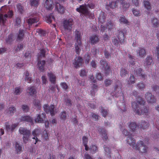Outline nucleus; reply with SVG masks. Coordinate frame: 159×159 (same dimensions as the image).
Masks as SVG:
<instances>
[{
  "mask_svg": "<svg viewBox=\"0 0 159 159\" xmlns=\"http://www.w3.org/2000/svg\"><path fill=\"white\" fill-rule=\"evenodd\" d=\"M96 78L98 80H102L103 79V75L100 72H98L96 74Z\"/></svg>",
  "mask_w": 159,
  "mask_h": 159,
  "instance_id": "obj_55",
  "label": "nucleus"
},
{
  "mask_svg": "<svg viewBox=\"0 0 159 159\" xmlns=\"http://www.w3.org/2000/svg\"><path fill=\"white\" fill-rule=\"evenodd\" d=\"M137 55L140 57L143 58L146 55L145 50L143 48H139L138 49L136 50Z\"/></svg>",
  "mask_w": 159,
  "mask_h": 159,
  "instance_id": "obj_16",
  "label": "nucleus"
},
{
  "mask_svg": "<svg viewBox=\"0 0 159 159\" xmlns=\"http://www.w3.org/2000/svg\"><path fill=\"white\" fill-rule=\"evenodd\" d=\"M112 83L111 80L106 79L104 81V83L106 86H108L111 85Z\"/></svg>",
  "mask_w": 159,
  "mask_h": 159,
  "instance_id": "obj_56",
  "label": "nucleus"
},
{
  "mask_svg": "<svg viewBox=\"0 0 159 159\" xmlns=\"http://www.w3.org/2000/svg\"><path fill=\"white\" fill-rule=\"evenodd\" d=\"M146 85L143 82H140L137 85V87L140 89L141 90H144L145 88Z\"/></svg>",
  "mask_w": 159,
  "mask_h": 159,
  "instance_id": "obj_52",
  "label": "nucleus"
},
{
  "mask_svg": "<svg viewBox=\"0 0 159 159\" xmlns=\"http://www.w3.org/2000/svg\"><path fill=\"white\" fill-rule=\"evenodd\" d=\"M117 4L116 2V1L110 2L109 4L106 5V8L107 9H109V8L112 9H115L117 7Z\"/></svg>",
  "mask_w": 159,
  "mask_h": 159,
  "instance_id": "obj_23",
  "label": "nucleus"
},
{
  "mask_svg": "<svg viewBox=\"0 0 159 159\" xmlns=\"http://www.w3.org/2000/svg\"><path fill=\"white\" fill-rule=\"evenodd\" d=\"M6 113L10 116H12L16 112V108L13 106L9 107L6 110Z\"/></svg>",
  "mask_w": 159,
  "mask_h": 159,
  "instance_id": "obj_22",
  "label": "nucleus"
},
{
  "mask_svg": "<svg viewBox=\"0 0 159 159\" xmlns=\"http://www.w3.org/2000/svg\"><path fill=\"white\" fill-rule=\"evenodd\" d=\"M21 107L23 111L25 112H28L29 109V106L26 105H22Z\"/></svg>",
  "mask_w": 159,
  "mask_h": 159,
  "instance_id": "obj_61",
  "label": "nucleus"
},
{
  "mask_svg": "<svg viewBox=\"0 0 159 159\" xmlns=\"http://www.w3.org/2000/svg\"><path fill=\"white\" fill-rule=\"evenodd\" d=\"M22 91V89L19 87H17L15 88L14 93L15 94L19 95Z\"/></svg>",
  "mask_w": 159,
  "mask_h": 159,
  "instance_id": "obj_49",
  "label": "nucleus"
},
{
  "mask_svg": "<svg viewBox=\"0 0 159 159\" xmlns=\"http://www.w3.org/2000/svg\"><path fill=\"white\" fill-rule=\"evenodd\" d=\"M15 148L16 151L17 153H19L21 150L22 147L17 142L15 143Z\"/></svg>",
  "mask_w": 159,
  "mask_h": 159,
  "instance_id": "obj_39",
  "label": "nucleus"
},
{
  "mask_svg": "<svg viewBox=\"0 0 159 159\" xmlns=\"http://www.w3.org/2000/svg\"><path fill=\"white\" fill-rule=\"evenodd\" d=\"M100 64L102 70L109 66L106 61L103 60H101L100 61Z\"/></svg>",
  "mask_w": 159,
  "mask_h": 159,
  "instance_id": "obj_31",
  "label": "nucleus"
},
{
  "mask_svg": "<svg viewBox=\"0 0 159 159\" xmlns=\"http://www.w3.org/2000/svg\"><path fill=\"white\" fill-rule=\"evenodd\" d=\"M137 125L135 123H131L129 125L130 129L133 132H134L138 128Z\"/></svg>",
  "mask_w": 159,
  "mask_h": 159,
  "instance_id": "obj_35",
  "label": "nucleus"
},
{
  "mask_svg": "<svg viewBox=\"0 0 159 159\" xmlns=\"http://www.w3.org/2000/svg\"><path fill=\"white\" fill-rule=\"evenodd\" d=\"M5 125L6 129L7 131H12L17 126V125L16 124H13L11 125V128H10V125H9L8 122H7L5 123Z\"/></svg>",
  "mask_w": 159,
  "mask_h": 159,
  "instance_id": "obj_21",
  "label": "nucleus"
},
{
  "mask_svg": "<svg viewBox=\"0 0 159 159\" xmlns=\"http://www.w3.org/2000/svg\"><path fill=\"white\" fill-rule=\"evenodd\" d=\"M21 120L31 123L32 124L33 121V118L29 116H22L21 118Z\"/></svg>",
  "mask_w": 159,
  "mask_h": 159,
  "instance_id": "obj_24",
  "label": "nucleus"
},
{
  "mask_svg": "<svg viewBox=\"0 0 159 159\" xmlns=\"http://www.w3.org/2000/svg\"><path fill=\"white\" fill-rule=\"evenodd\" d=\"M126 140L128 143L134 148L136 145L135 140L131 136H128L127 137Z\"/></svg>",
  "mask_w": 159,
  "mask_h": 159,
  "instance_id": "obj_13",
  "label": "nucleus"
},
{
  "mask_svg": "<svg viewBox=\"0 0 159 159\" xmlns=\"http://www.w3.org/2000/svg\"><path fill=\"white\" fill-rule=\"evenodd\" d=\"M14 40V35L12 34H10L6 39V42L9 43H11Z\"/></svg>",
  "mask_w": 159,
  "mask_h": 159,
  "instance_id": "obj_41",
  "label": "nucleus"
},
{
  "mask_svg": "<svg viewBox=\"0 0 159 159\" xmlns=\"http://www.w3.org/2000/svg\"><path fill=\"white\" fill-rule=\"evenodd\" d=\"M50 107V106H49L48 104H45L43 106V108L44 111L47 114L49 113Z\"/></svg>",
  "mask_w": 159,
  "mask_h": 159,
  "instance_id": "obj_60",
  "label": "nucleus"
},
{
  "mask_svg": "<svg viewBox=\"0 0 159 159\" xmlns=\"http://www.w3.org/2000/svg\"><path fill=\"white\" fill-rule=\"evenodd\" d=\"M74 24L72 18L66 19L63 20L62 25L65 30L70 31L72 29V26Z\"/></svg>",
  "mask_w": 159,
  "mask_h": 159,
  "instance_id": "obj_3",
  "label": "nucleus"
},
{
  "mask_svg": "<svg viewBox=\"0 0 159 159\" xmlns=\"http://www.w3.org/2000/svg\"><path fill=\"white\" fill-rule=\"evenodd\" d=\"M132 107L134 111H135L136 113L139 115H148L149 110L148 108L146 106H139L137 103L135 102H132Z\"/></svg>",
  "mask_w": 159,
  "mask_h": 159,
  "instance_id": "obj_1",
  "label": "nucleus"
},
{
  "mask_svg": "<svg viewBox=\"0 0 159 159\" xmlns=\"http://www.w3.org/2000/svg\"><path fill=\"white\" fill-rule=\"evenodd\" d=\"M39 19L36 15H31L29 19L27 20V23L29 25H32L33 23L37 22L39 21Z\"/></svg>",
  "mask_w": 159,
  "mask_h": 159,
  "instance_id": "obj_9",
  "label": "nucleus"
},
{
  "mask_svg": "<svg viewBox=\"0 0 159 159\" xmlns=\"http://www.w3.org/2000/svg\"><path fill=\"white\" fill-rule=\"evenodd\" d=\"M142 70L140 68L136 69L134 70V75L135 76H140L142 75Z\"/></svg>",
  "mask_w": 159,
  "mask_h": 159,
  "instance_id": "obj_36",
  "label": "nucleus"
},
{
  "mask_svg": "<svg viewBox=\"0 0 159 159\" xmlns=\"http://www.w3.org/2000/svg\"><path fill=\"white\" fill-rule=\"evenodd\" d=\"M34 106L37 108L39 110L41 106V102L39 99H35L33 102Z\"/></svg>",
  "mask_w": 159,
  "mask_h": 159,
  "instance_id": "obj_30",
  "label": "nucleus"
},
{
  "mask_svg": "<svg viewBox=\"0 0 159 159\" xmlns=\"http://www.w3.org/2000/svg\"><path fill=\"white\" fill-rule=\"evenodd\" d=\"M83 64V60L82 58L80 57H76L75 59L74 62H73V64L74 67L76 68H78Z\"/></svg>",
  "mask_w": 159,
  "mask_h": 159,
  "instance_id": "obj_10",
  "label": "nucleus"
},
{
  "mask_svg": "<svg viewBox=\"0 0 159 159\" xmlns=\"http://www.w3.org/2000/svg\"><path fill=\"white\" fill-rule=\"evenodd\" d=\"M153 91H154L157 94L159 95V86L157 85L153 84L152 86Z\"/></svg>",
  "mask_w": 159,
  "mask_h": 159,
  "instance_id": "obj_46",
  "label": "nucleus"
},
{
  "mask_svg": "<svg viewBox=\"0 0 159 159\" xmlns=\"http://www.w3.org/2000/svg\"><path fill=\"white\" fill-rule=\"evenodd\" d=\"M91 58V55L89 53H87L85 54L84 56V61L86 64H88L89 61Z\"/></svg>",
  "mask_w": 159,
  "mask_h": 159,
  "instance_id": "obj_44",
  "label": "nucleus"
},
{
  "mask_svg": "<svg viewBox=\"0 0 159 159\" xmlns=\"http://www.w3.org/2000/svg\"><path fill=\"white\" fill-rule=\"evenodd\" d=\"M140 127L143 129L147 128L149 126V123L146 121H142L140 125Z\"/></svg>",
  "mask_w": 159,
  "mask_h": 159,
  "instance_id": "obj_48",
  "label": "nucleus"
},
{
  "mask_svg": "<svg viewBox=\"0 0 159 159\" xmlns=\"http://www.w3.org/2000/svg\"><path fill=\"white\" fill-rule=\"evenodd\" d=\"M147 148L146 146L141 141L136 144L134 149L138 150L140 152L144 153L146 152Z\"/></svg>",
  "mask_w": 159,
  "mask_h": 159,
  "instance_id": "obj_6",
  "label": "nucleus"
},
{
  "mask_svg": "<svg viewBox=\"0 0 159 159\" xmlns=\"http://www.w3.org/2000/svg\"><path fill=\"white\" fill-rule=\"evenodd\" d=\"M25 31L24 30L20 29L18 33L17 34V40L21 41L24 39Z\"/></svg>",
  "mask_w": 159,
  "mask_h": 159,
  "instance_id": "obj_15",
  "label": "nucleus"
},
{
  "mask_svg": "<svg viewBox=\"0 0 159 159\" xmlns=\"http://www.w3.org/2000/svg\"><path fill=\"white\" fill-rule=\"evenodd\" d=\"M158 20L156 18L152 20V22L154 27H157L158 25Z\"/></svg>",
  "mask_w": 159,
  "mask_h": 159,
  "instance_id": "obj_59",
  "label": "nucleus"
},
{
  "mask_svg": "<svg viewBox=\"0 0 159 159\" xmlns=\"http://www.w3.org/2000/svg\"><path fill=\"white\" fill-rule=\"evenodd\" d=\"M135 83V80L134 76L131 75L129 77V80L127 81V84H134Z\"/></svg>",
  "mask_w": 159,
  "mask_h": 159,
  "instance_id": "obj_43",
  "label": "nucleus"
},
{
  "mask_svg": "<svg viewBox=\"0 0 159 159\" xmlns=\"http://www.w3.org/2000/svg\"><path fill=\"white\" fill-rule=\"evenodd\" d=\"M59 116L61 120H64L66 118L67 114L65 111H63L60 113Z\"/></svg>",
  "mask_w": 159,
  "mask_h": 159,
  "instance_id": "obj_47",
  "label": "nucleus"
},
{
  "mask_svg": "<svg viewBox=\"0 0 159 159\" xmlns=\"http://www.w3.org/2000/svg\"><path fill=\"white\" fill-rule=\"evenodd\" d=\"M24 46V45L21 43L18 44L17 46L15 47V50L17 52L23 49Z\"/></svg>",
  "mask_w": 159,
  "mask_h": 159,
  "instance_id": "obj_51",
  "label": "nucleus"
},
{
  "mask_svg": "<svg viewBox=\"0 0 159 159\" xmlns=\"http://www.w3.org/2000/svg\"><path fill=\"white\" fill-rule=\"evenodd\" d=\"M91 43L93 44H95L98 42L99 41L98 36L96 35H92L90 37Z\"/></svg>",
  "mask_w": 159,
  "mask_h": 159,
  "instance_id": "obj_25",
  "label": "nucleus"
},
{
  "mask_svg": "<svg viewBox=\"0 0 159 159\" xmlns=\"http://www.w3.org/2000/svg\"><path fill=\"white\" fill-rule=\"evenodd\" d=\"M53 1L52 0H46L44 4V7L47 10H51L53 8Z\"/></svg>",
  "mask_w": 159,
  "mask_h": 159,
  "instance_id": "obj_11",
  "label": "nucleus"
},
{
  "mask_svg": "<svg viewBox=\"0 0 159 159\" xmlns=\"http://www.w3.org/2000/svg\"><path fill=\"white\" fill-rule=\"evenodd\" d=\"M82 46V44L80 45L79 46L78 43H76L75 44V50L76 52L78 54H79V52L80 51H81V47Z\"/></svg>",
  "mask_w": 159,
  "mask_h": 159,
  "instance_id": "obj_54",
  "label": "nucleus"
},
{
  "mask_svg": "<svg viewBox=\"0 0 159 159\" xmlns=\"http://www.w3.org/2000/svg\"><path fill=\"white\" fill-rule=\"evenodd\" d=\"M98 131L99 133L101 134L103 136L102 138L104 141H107L108 140L107 132L104 129L99 128L98 129Z\"/></svg>",
  "mask_w": 159,
  "mask_h": 159,
  "instance_id": "obj_19",
  "label": "nucleus"
},
{
  "mask_svg": "<svg viewBox=\"0 0 159 159\" xmlns=\"http://www.w3.org/2000/svg\"><path fill=\"white\" fill-rule=\"evenodd\" d=\"M145 63L147 66L151 65L153 63L152 57L150 56H148L145 59Z\"/></svg>",
  "mask_w": 159,
  "mask_h": 159,
  "instance_id": "obj_29",
  "label": "nucleus"
},
{
  "mask_svg": "<svg viewBox=\"0 0 159 159\" xmlns=\"http://www.w3.org/2000/svg\"><path fill=\"white\" fill-rule=\"evenodd\" d=\"M119 82H118L116 84L114 88V92L116 97L119 96L121 94V90L119 85Z\"/></svg>",
  "mask_w": 159,
  "mask_h": 159,
  "instance_id": "obj_18",
  "label": "nucleus"
},
{
  "mask_svg": "<svg viewBox=\"0 0 159 159\" xmlns=\"http://www.w3.org/2000/svg\"><path fill=\"white\" fill-rule=\"evenodd\" d=\"M118 38V39L120 41L124 40V34L122 32H120Z\"/></svg>",
  "mask_w": 159,
  "mask_h": 159,
  "instance_id": "obj_64",
  "label": "nucleus"
},
{
  "mask_svg": "<svg viewBox=\"0 0 159 159\" xmlns=\"http://www.w3.org/2000/svg\"><path fill=\"white\" fill-rule=\"evenodd\" d=\"M92 89L91 90V93L92 95L93 96L94 95L95 92L97 90V86L95 84H93L92 86Z\"/></svg>",
  "mask_w": 159,
  "mask_h": 159,
  "instance_id": "obj_57",
  "label": "nucleus"
},
{
  "mask_svg": "<svg viewBox=\"0 0 159 159\" xmlns=\"http://www.w3.org/2000/svg\"><path fill=\"white\" fill-rule=\"evenodd\" d=\"M121 5L122 8L124 9H126L129 8L130 6V4L129 3H125V2Z\"/></svg>",
  "mask_w": 159,
  "mask_h": 159,
  "instance_id": "obj_63",
  "label": "nucleus"
},
{
  "mask_svg": "<svg viewBox=\"0 0 159 159\" xmlns=\"http://www.w3.org/2000/svg\"><path fill=\"white\" fill-rule=\"evenodd\" d=\"M75 38L76 40V43L79 46L81 44V33L78 31L76 30L75 31Z\"/></svg>",
  "mask_w": 159,
  "mask_h": 159,
  "instance_id": "obj_17",
  "label": "nucleus"
},
{
  "mask_svg": "<svg viewBox=\"0 0 159 159\" xmlns=\"http://www.w3.org/2000/svg\"><path fill=\"white\" fill-rule=\"evenodd\" d=\"M56 109L55 106L53 105H51L50 106L49 113L52 116H53L55 113Z\"/></svg>",
  "mask_w": 159,
  "mask_h": 159,
  "instance_id": "obj_37",
  "label": "nucleus"
},
{
  "mask_svg": "<svg viewBox=\"0 0 159 159\" xmlns=\"http://www.w3.org/2000/svg\"><path fill=\"white\" fill-rule=\"evenodd\" d=\"M145 97L148 102L153 103L156 102V99L154 95H152L151 93H147L145 94Z\"/></svg>",
  "mask_w": 159,
  "mask_h": 159,
  "instance_id": "obj_8",
  "label": "nucleus"
},
{
  "mask_svg": "<svg viewBox=\"0 0 159 159\" xmlns=\"http://www.w3.org/2000/svg\"><path fill=\"white\" fill-rule=\"evenodd\" d=\"M107 26L109 29H110L114 28L115 25L112 21L110 20L107 23Z\"/></svg>",
  "mask_w": 159,
  "mask_h": 159,
  "instance_id": "obj_50",
  "label": "nucleus"
},
{
  "mask_svg": "<svg viewBox=\"0 0 159 159\" xmlns=\"http://www.w3.org/2000/svg\"><path fill=\"white\" fill-rule=\"evenodd\" d=\"M100 111L102 115L103 116L105 117L108 113V110L102 106H100Z\"/></svg>",
  "mask_w": 159,
  "mask_h": 159,
  "instance_id": "obj_33",
  "label": "nucleus"
},
{
  "mask_svg": "<svg viewBox=\"0 0 159 159\" xmlns=\"http://www.w3.org/2000/svg\"><path fill=\"white\" fill-rule=\"evenodd\" d=\"M120 41L116 38H113L112 39V42L113 44L115 46H117Z\"/></svg>",
  "mask_w": 159,
  "mask_h": 159,
  "instance_id": "obj_62",
  "label": "nucleus"
},
{
  "mask_svg": "<svg viewBox=\"0 0 159 159\" xmlns=\"http://www.w3.org/2000/svg\"><path fill=\"white\" fill-rule=\"evenodd\" d=\"M48 76L49 77L50 81L52 83L55 84V83L56 77L55 75L52 73H48Z\"/></svg>",
  "mask_w": 159,
  "mask_h": 159,
  "instance_id": "obj_26",
  "label": "nucleus"
},
{
  "mask_svg": "<svg viewBox=\"0 0 159 159\" xmlns=\"http://www.w3.org/2000/svg\"><path fill=\"white\" fill-rule=\"evenodd\" d=\"M55 9L58 12L63 14L65 11V8L63 6L58 2L56 3Z\"/></svg>",
  "mask_w": 159,
  "mask_h": 159,
  "instance_id": "obj_12",
  "label": "nucleus"
},
{
  "mask_svg": "<svg viewBox=\"0 0 159 159\" xmlns=\"http://www.w3.org/2000/svg\"><path fill=\"white\" fill-rule=\"evenodd\" d=\"M45 115L43 111H40L39 114L37 115V118L35 120L36 123H42L44 122V119Z\"/></svg>",
  "mask_w": 159,
  "mask_h": 159,
  "instance_id": "obj_7",
  "label": "nucleus"
},
{
  "mask_svg": "<svg viewBox=\"0 0 159 159\" xmlns=\"http://www.w3.org/2000/svg\"><path fill=\"white\" fill-rule=\"evenodd\" d=\"M20 133L23 135V142L26 143L28 141L30 135V131L24 128H20L19 129Z\"/></svg>",
  "mask_w": 159,
  "mask_h": 159,
  "instance_id": "obj_4",
  "label": "nucleus"
},
{
  "mask_svg": "<svg viewBox=\"0 0 159 159\" xmlns=\"http://www.w3.org/2000/svg\"><path fill=\"white\" fill-rule=\"evenodd\" d=\"M120 75L121 77H125L128 75V72L125 69L122 68L120 70Z\"/></svg>",
  "mask_w": 159,
  "mask_h": 159,
  "instance_id": "obj_40",
  "label": "nucleus"
},
{
  "mask_svg": "<svg viewBox=\"0 0 159 159\" xmlns=\"http://www.w3.org/2000/svg\"><path fill=\"white\" fill-rule=\"evenodd\" d=\"M45 63V61L44 60L40 61V58H39V61L38 63V67L41 71H43L44 70V66Z\"/></svg>",
  "mask_w": 159,
  "mask_h": 159,
  "instance_id": "obj_20",
  "label": "nucleus"
},
{
  "mask_svg": "<svg viewBox=\"0 0 159 159\" xmlns=\"http://www.w3.org/2000/svg\"><path fill=\"white\" fill-rule=\"evenodd\" d=\"M39 134V131L38 129H35L32 132V134L34 137H32V138L35 140V142L34 143V144H36L38 141H39L37 137V136Z\"/></svg>",
  "mask_w": 159,
  "mask_h": 159,
  "instance_id": "obj_27",
  "label": "nucleus"
},
{
  "mask_svg": "<svg viewBox=\"0 0 159 159\" xmlns=\"http://www.w3.org/2000/svg\"><path fill=\"white\" fill-rule=\"evenodd\" d=\"M76 9L77 11L81 12L85 16L89 17L90 15V12L86 6H81L79 8H77Z\"/></svg>",
  "mask_w": 159,
  "mask_h": 159,
  "instance_id": "obj_5",
  "label": "nucleus"
},
{
  "mask_svg": "<svg viewBox=\"0 0 159 159\" xmlns=\"http://www.w3.org/2000/svg\"><path fill=\"white\" fill-rule=\"evenodd\" d=\"M7 12H5L7 14H4V15L2 14H0V23H2L3 25H4L7 21V18H11L13 15V12L8 9V8L6 7H2L1 10L3 12H5V10L7 11Z\"/></svg>",
  "mask_w": 159,
  "mask_h": 159,
  "instance_id": "obj_2",
  "label": "nucleus"
},
{
  "mask_svg": "<svg viewBox=\"0 0 159 159\" xmlns=\"http://www.w3.org/2000/svg\"><path fill=\"white\" fill-rule=\"evenodd\" d=\"M119 21L121 23L124 24H127L128 22V21L125 18V16L122 15L120 16Z\"/></svg>",
  "mask_w": 159,
  "mask_h": 159,
  "instance_id": "obj_53",
  "label": "nucleus"
},
{
  "mask_svg": "<svg viewBox=\"0 0 159 159\" xmlns=\"http://www.w3.org/2000/svg\"><path fill=\"white\" fill-rule=\"evenodd\" d=\"M106 14L103 12H101L98 17V22L103 24L106 21Z\"/></svg>",
  "mask_w": 159,
  "mask_h": 159,
  "instance_id": "obj_14",
  "label": "nucleus"
},
{
  "mask_svg": "<svg viewBox=\"0 0 159 159\" xmlns=\"http://www.w3.org/2000/svg\"><path fill=\"white\" fill-rule=\"evenodd\" d=\"M21 20L20 18L19 17L16 18L14 25L16 27H18L20 26Z\"/></svg>",
  "mask_w": 159,
  "mask_h": 159,
  "instance_id": "obj_42",
  "label": "nucleus"
},
{
  "mask_svg": "<svg viewBox=\"0 0 159 159\" xmlns=\"http://www.w3.org/2000/svg\"><path fill=\"white\" fill-rule=\"evenodd\" d=\"M52 19L55 20V17L52 14H50L45 17L46 21L48 23H50L52 22Z\"/></svg>",
  "mask_w": 159,
  "mask_h": 159,
  "instance_id": "obj_32",
  "label": "nucleus"
},
{
  "mask_svg": "<svg viewBox=\"0 0 159 159\" xmlns=\"http://www.w3.org/2000/svg\"><path fill=\"white\" fill-rule=\"evenodd\" d=\"M39 0H31L30 5L31 6L37 7L39 3Z\"/></svg>",
  "mask_w": 159,
  "mask_h": 159,
  "instance_id": "obj_58",
  "label": "nucleus"
},
{
  "mask_svg": "<svg viewBox=\"0 0 159 159\" xmlns=\"http://www.w3.org/2000/svg\"><path fill=\"white\" fill-rule=\"evenodd\" d=\"M27 92L31 96H32L36 93L37 91L34 87L32 86L30 88H28Z\"/></svg>",
  "mask_w": 159,
  "mask_h": 159,
  "instance_id": "obj_28",
  "label": "nucleus"
},
{
  "mask_svg": "<svg viewBox=\"0 0 159 159\" xmlns=\"http://www.w3.org/2000/svg\"><path fill=\"white\" fill-rule=\"evenodd\" d=\"M136 102L137 103V104L139 105V106L144 105L145 103L144 101L142 99V98L139 96L137 98L136 102Z\"/></svg>",
  "mask_w": 159,
  "mask_h": 159,
  "instance_id": "obj_34",
  "label": "nucleus"
},
{
  "mask_svg": "<svg viewBox=\"0 0 159 159\" xmlns=\"http://www.w3.org/2000/svg\"><path fill=\"white\" fill-rule=\"evenodd\" d=\"M143 3L144 7L147 10H149L151 9V6L148 1L147 0H144Z\"/></svg>",
  "mask_w": 159,
  "mask_h": 159,
  "instance_id": "obj_38",
  "label": "nucleus"
},
{
  "mask_svg": "<svg viewBox=\"0 0 159 159\" xmlns=\"http://www.w3.org/2000/svg\"><path fill=\"white\" fill-rule=\"evenodd\" d=\"M104 75L105 76H107L109 75L111 72L110 67L109 66L108 67L103 69Z\"/></svg>",
  "mask_w": 159,
  "mask_h": 159,
  "instance_id": "obj_45",
  "label": "nucleus"
}]
</instances>
